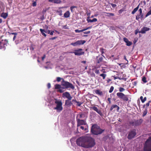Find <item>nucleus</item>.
<instances>
[{"instance_id":"nucleus-43","label":"nucleus","mask_w":151,"mask_h":151,"mask_svg":"<svg viewBox=\"0 0 151 151\" xmlns=\"http://www.w3.org/2000/svg\"><path fill=\"white\" fill-rule=\"evenodd\" d=\"M95 72L97 74H99L100 73L99 70L98 69H96L95 70Z\"/></svg>"},{"instance_id":"nucleus-36","label":"nucleus","mask_w":151,"mask_h":151,"mask_svg":"<svg viewBox=\"0 0 151 151\" xmlns=\"http://www.w3.org/2000/svg\"><path fill=\"white\" fill-rule=\"evenodd\" d=\"M150 15H151V9H150V10L145 15V17H146Z\"/></svg>"},{"instance_id":"nucleus-20","label":"nucleus","mask_w":151,"mask_h":151,"mask_svg":"<svg viewBox=\"0 0 151 151\" xmlns=\"http://www.w3.org/2000/svg\"><path fill=\"white\" fill-rule=\"evenodd\" d=\"M103 60V58L102 57L99 55L96 57V62L98 63H100L102 62Z\"/></svg>"},{"instance_id":"nucleus-58","label":"nucleus","mask_w":151,"mask_h":151,"mask_svg":"<svg viewBox=\"0 0 151 151\" xmlns=\"http://www.w3.org/2000/svg\"><path fill=\"white\" fill-rule=\"evenodd\" d=\"M45 55H44L42 57V60H44V59H45Z\"/></svg>"},{"instance_id":"nucleus-6","label":"nucleus","mask_w":151,"mask_h":151,"mask_svg":"<svg viewBox=\"0 0 151 151\" xmlns=\"http://www.w3.org/2000/svg\"><path fill=\"white\" fill-rule=\"evenodd\" d=\"M116 95L119 98L122 99L124 101H127L129 100L128 95H125L122 92L117 93Z\"/></svg>"},{"instance_id":"nucleus-49","label":"nucleus","mask_w":151,"mask_h":151,"mask_svg":"<svg viewBox=\"0 0 151 151\" xmlns=\"http://www.w3.org/2000/svg\"><path fill=\"white\" fill-rule=\"evenodd\" d=\"M151 100L150 101H149L146 104V105L147 107H148L149 106L150 104V103L151 102Z\"/></svg>"},{"instance_id":"nucleus-52","label":"nucleus","mask_w":151,"mask_h":151,"mask_svg":"<svg viewBox=\"0 0 151 151\" xmlns=\"http://www.w3.org/2000/svg\"><path fill=\"white\" fill-rule=\"evenodd\" d=\"M108 101L109 102V104H111V98H108L107 99Z\"/></svg>"},{"instance_id":"nucleus-57","label":"nucleus","mask_w":151,"mask_h":151,"mask_svg":"<svg viewBox=\"0 0 151 151\" xmlns=\"http://www.w3.org/2000/svg\"><path fill=\"white\" fill-rule=\"evenodd\" d=\"M54 32V31H51V32H50V35H53Z\"/></svg>"},{"instance_id":"nucleus-2","label":"nucleus","mask_w":151,"mask_h":151,"mask_svg":"<svg viewBox=\"0 0 151 151\" xmlns=\"http://www.w3.org/2000/svg\"><path fill=\"white\" fill-rule=\"evenodd\" d=\"M104 131V129H101L100 127L97 124H94L92 125L91 128V132L93 134L98 135L101 134Z\"/></svg>"},{"instance_id":"nucleus-45","label":"nucleus","mask_w":151,"mask_h":151,"mask_svg":"<svg viewBox=\"0 0 151 151\" xmlns=\"http://www.w3.org/2000/svg\"><path fill=\"white\" fill-rule=\"evenodd\" d=\"M138 12L140 14H143L142 13V10L141 8H140L139 9V10H138Z\"/></svg>"},{"instance_id":"nucleus-37","label":"nucleus","mask_w":151,"mask_h":151,"mask_svg":"<svg viewBox=\"0 0 151 151\" xmlns=\"http://www.w3.org/2000/svg\"><path fill=\"white\" fill-rule=\"evenodd\" d=\"M63 78L60 77H57L56 78V80L58 82L60 81L61 80L63 81Z\"/></svg>"},{"instance_id":"nucleus-11","label":"nucleus","mask_w":151,"mask_h":151,"mask_svg":"<svg viewBox=\"0 0 151 151\" xmlns=\"http://www.w3.org/2000/svg\"><path fill=\"white\" fill-rule=\"evenodd\" d=\"M83 51V49L81 48H79L77 50H75L74 52H71L74 53L75 55L80 56L83 54L84 52Z\"/></svg>"},{"instance_id":"nucleus-35","label":"nucleus","mask_w":151,"mask_h":151,"mask_svg":"<svg viewBox=\"0 0 151 151\" xmlns=\"http://www.w3.org/2000/svg\"><path fill=\"white\" fill-rule=\"evenodd\" d=\"M100 76L102 77L103 78V79H104L105 78V77L106 76V74H105L102 73V74H100Z\"/></svg>"},{"instance_id":"nucleus-33","label":"nucleus","mask_w":151,"mask_h":151,"mask_svg":"<svg viewBox=\"0 0 151 151\" xmlns=\"http://www.w3.org/2000/svg\"><path fill=\"white\" fill-rule=\"evenodd\" d=\"M61 3V1L60 0H54V3L55 4H60Z\"/></svg>"},{"instance_id":"nucleus-29","label":"nucleus","mask_w":151,"mask_h":151,"mask_svg":"<svg viewBox=\"0 0 151 151\" xmlns=\"http://www.w3.org/2000/svg\"><path fill=\"white\" fill-rule=\"evenodd\" d=\"M104 13L106 14H107V15H106V16L109 17L110 16H114V14L112 13H108L106 12H104Z\"/></svg>"},{"instance_id":"nucleus-46","label":"nucleus","mask_w":151,"mask_h":151,"mask_svg":"<svg viewBox=\"0 0 151 151\" xmlns=\"http://www.w3.org/2000/svg\"><path fill=\"white\" fill-rule=\"evenodd\" d=\"M29 49L30 50L33 51L34 50V48L32 45H31L29 47Z\"/></svg>"},{"instance_id":"nucleus-27","label":"nucleus","mask_w":151,"mask_h":151,"mask_svg":"<svg viewBox=\"0 0 151 151\" xmlns=\"http://www.w3.org/2000/svg\"><path fill=\"white\" fill-rule=\"evenodd\" d=\"M97 21V19L96 18H93L92 19H89L87 20L88 22H96Z\"/></svg>"},{"instance_id":"nucleus-31","label":"nucleus","mask_w":151,"mask_h":151,"mask_svg":"<svg viewBox=\"0 0 151 151\" xmlns=\"http://www.w3.org/2000/svg\"><path fill=\"white\" fill-rule=\"evenodd\" d=\"M129 123L132 126L136 127V126L135 125V120H134V121H131Z\"/></svg>"},{"instance_id":"nucleus-30","label":"nucleus","mask_w":151,"mask_h":151,"mask_svg":"<svg viewBox=\"0 0 151 151\" xmlns=\"http://www.w3.org/2000/svg\"><path fill=\"white\" fill-rule=\"evenodd\" d=\"M104 49L102 47H101L100 48V51L101 53V55L104 58H105V57L103 55V54L104 53Z\"/></svg>"},{"instance_id":"nucleus-4","label":"nucleus","mask_w":151,"mask_h":151,"mask_svg":"<svg viewBox=\"0 0 151 151\" xmlns=\"http://www.w3.org/2000/svg\"><path fill=\"white\" fill-rule=\"evenodd\" d=\"M61 85L64 86V88H70L73 90L75 88L74 86L71 83L65 81L64 79H63L61 82Z\"/></svg>"},{"instance_id":"nucleus-26","label":"nucleus","mask_w":151,"mask_h":151,"mask_svg":"<svg viewBox=\"0 0 151 151\" xmlns=\"http://www.w3.org/2000/svg\"><path fill=\"white\" fill-rule=\"evenodd\" d=\"M40 32H41L42 34L45 37H46V34L45 33V32H45V29H40Z\"/></svg>"},{"instance_id":"nucleus-13","label":"nucleus","mask_w":151,"mask_h":151,"mask_svg":"<svg viewBox=\"0 0 151 151\" xmlns=\"http://www.w3.org/2000/svg\"><path fill=\"white\" fill-rule=\"evenodd\" d=\"M91 109H92L93 110L96 111L101 116H102L104 115L101 111L98 108L95 106H93L90 108Z\"/></svg>"},{"instance_id":"nucleus-1","label":"nucleus","mask_w":151,"mask_h":151,"mask_svg":"<svg viewBox=\"0 0 151 151\" xmlns=\"http://www.w3.org/2000/svg\"><path fill=\"white\" fill-rule=\"evenodd\" d=\"M76 143L78 146L86 148L92 147L95 144L94 139L88 136H82L78 138L76 140Z\"/></svg>"},{"instance_id":"nucleus-55","label":"nucleus","mask_w":151,"mask_h":151,"mask_svg":"<svg viewBox=\"0 0 151 151\" xmlns=\"http://www.w3.org/2000/svg\"><path fill=\"white\" fill-rule=\"evenodd\" d=\"M146 99H147L146 97H145L143 99V101H142V103H144L146 100Z\"/></svg>"},{"instance_id":"nucleus-41","label":"nucleus","mask_w":151,"mask_h":151,"mask_svg":"<svg viewBox=\"0 0 151 151\" xmlns=\"http://www.w3.org/2000/svg\"><path fill=\"white\" fill-rule=\"evenodd\" d=\"M119 90L120 92H122L125 91V89L122 87H120Z\"/></svg>"},{"instance_id":"nucleus-17","label":"nucleus","mask_w":151,"mask_h":151,"mask_svg":"<svg viewBox=\"0 0 151 151\" xmlns=\"http://www.w3.org/2000/svg\"><path fill=\"white\" fill-rule=\"evenodd\" d=\"M150 29L147 27H142L140 31H139V33H141L142 34H145L147 31L149 30Z\"/></svg>"},{"instance_id":"nucleus-24","label":"nucleus","mask_w":151,"mask_h":151,"mask_svg":"<svg viewBox=\"0 0 151 151\" xmlns=\"http://www.w3.org/2000/svg\"><path fill=\"white\" fill-rule=\"evenodd\" d=\"M139 6V4L132 11V14H134L138 9Z\"/></svg>"},{"instance_id":"nucleus-53","label":"nucleus","mask_w":151,"mask_h":151,"mask_svg":"<svg viewBox=\"0 0 151 151\" xmlns=\"http://www.w3.org/2000/svg\"><path fill=\"white\" fill-rule=\"evenodd\" d=\"M139 32L138 31V29H136L134 31L135 34L136 35H137V34L138 32Z\"/></svg>"},{"instance_id":"nucleus-40","label":"nucleus","mask_w":151,"mask_h":151,"mask_svg":"<svg viewBox=\"0 0 151 151\" xmlns=\"http://www.w3.org/2000/svg\"><path fill=\"white\" fill-rule=\"evenodd\" d=\"M142 81L145 83H146L147 82V81H146V78L143 76L142 79Z\"/></svg>"},{"instance_id":"nucleus-51","label":"nucleus","mask_w":151,"mask_h":151,"mask_svg":"<svg viewBox=\"0 0 151 151\" xmlns=\"http://www.w3.org/2000/svg\"><path fill=\"white\" fill-rule=\"evenodd\" d=\"M90 32H91L90 31H86V32H84L83 33L84 34H89L90 33Z\"/></svg>"},{"instance_id":"nucleus-59","label":"nucleus","mask_w":151,"mask_h":151,"mask_svg":"<svg viewBox=\"0 0 151 151\" xmlns=\"http://www.w3.org/2000/svg\"><path fill=\"white\" fill-rule=\"evenodd\" d=\"M140 99L141 100L142 102V103L143 99V97L142 96H140Z\"/></svg>"},{"instance_id":"nucleus-62","label":"nucleus","mask_w":151,"mask_h":151,"mask_svg":"<svg viewBox=\"0 0 151 151\" xmlns=\"http://www.w3.org/2000/svg\"><path fill=\"white\" fill-rule=\"evenodd\" d=\"M16 38V35H14L13 38V40L14 41L15 40Z\"/></svg>"},{"instance_id":"nucleus-7","label":"nucleus","mask_w":151,"mask_h":151,"mask_svg":"<svg viewBox=\"0 0 151 151\" xmlns=\"http://www.w3.org/2000/svg\"><path fill=\"white\" fill-rule=\"evenodd\" d=\"M8 44V41L6 40H0V49L5 50Z\"/></svg>"},{"instance_id":"nucleus-28","label":"nucleus","mask_w":151,"mask_h":151,"mask_svg":"<svg viewBox=\"0 0 151 151\" xmlns=\"http://www.w3.org/2000/svg\"><path fill=\"white\" fill-rule=\"evenodd\" d=\"M83 114H79L77 115L76 116V119L78 118L80 119L83 118Z\"/></svg>"},{"instance_id":"nucleus-14","label":"nucleus","mask_w":151,"mask_h":151,"mask_svg":"<svg viewBox=\"0 0 151 151\" xmlns=\"http://www.w3.org/2000/svg\"><path fill=\"white\" fill-rule=\"evenodd\" d=\"M119 107L117 105L113 104L110 108V111H111L114 109V111L116 110L115 109H116L117 111L119 112Z\"/></svg>"},{"instance_id":"nucleus-38","label":"nucleus","mask_w":151,"mask_h":151,"mask_svg":"<svg viewBox=\"0 0 151 151\" xmlns=\"http://www.w3.org/2000/svg\"><path fill=\"white\" fill-rule=\"evenodd\" d=\"M114 89V87L113 86H111L110 87V90L109 91V93H111L112 92Z\"/></svg>"},{"instance_id":"nucleus-21","label":"nucleus","mask_w":151,"mask_h":151,"mask_svg":"<svg viewBox=\"0 0 151 151\" xmlns=\"http://www.w3.org/2000/svg\"><path fill=\"white\" fill-rule=\"evenodd\" d=\"M140 18L142 20L143 18V14H142L139 13L137 16H136V19L137 20H139V18Z\"/></svg>"},{"instance_id":"nucleus-48","label":"nucleus","mask_w":151,"mask_h":151,"mask_svg":"<svg viewBox=\"0 0 151 151\" xmlns=\"http://www.w3.org/2000/svg\"><path fill=\"white\" fill-rule=\"evenodd\" d=\"M57 38V37H53L49 39L50 40H55Z\"/></svg>"},{"instance_id":"nucleus-10","label":"nucleus","mask_w":151,"mask_h":151,"mask_svg":"<svg viewBox=\"0 0 151 151\" xmlns=\"http://www.w3.org/2000/svg\"><path fill=\"white\" fill-rule=\"evenodd\" d=\"M77 127H78L81 125H86L87 123L85 120L77 118Z\"/></svg>"},{"instance_id":"nucleus-60","label":"nucleus","mask_w":151,"mask_h":151,"mask_svg":"<svg viewBox=\"0 0 151 151\" xmlns=\"http://www.w3.org/2000/svg\"><path fill=\"white\" fill-rule=\"evenodd\" d=\"M48 1L50 2L54 3V0H48Z\"/></svg>"},{"instance_id":"nucleus-61","label":"nucleus","mask_w":151,"mask_h":151,"mask_svg":"<svg viewBox=\"0 0 151 151\" xmlns=\"http://www.w3.org/2000/svg\"><path fill=\"white\" fill-rule=\"evenodd\" d=\"M124 59L127 60V63L128 62V61L125 55H124Z\"/></svg>"},{"instance_id":"nucleus-54","label":"nucleus","mask_w":151,"mask_h":151,"mask_svg":"<svg viewBox=\"0 0 151 151\" xmlns=\"http://www.w3.org/2000/svg\"><path fill=\"white\" fill-rule=\"evenodd\" d=\"M111 4L113 8H115L116 6V5L115 4Z\"/></svg>"},{"instance_id":"nucleus-39","label":"nucleus","mask_w":151,"mask_h":151,"mask_svg":"<svg viewBox=\"0 0 151 151\" xmlns=\"http://www.w3.org/2000/svg\"><path fill=\"white\" fill-rule=\"evenodd\" d=\"M37 0L35 1H32V6H36L37 4H36V1Z\"/></svg>"},{"instance_id":"nucleus-19","label":"nucleus","mask_w":151,"mask_h":151,"mask_svg":"<svg viewBox=\"0 0 151 151\" xmlns=\"http://www.w3.org/2000/svg\"><path fill=\"white\" fill-rule=\"evenodd\" d=\"M71 99H68L65 100V105L66 106H71L72 104V103L70 100Z\"/></svg>"},{"instance_id":"nucleus-12","label":"nucleus","mask_w":151,"mask_h":151,"mask_svg":"<svg viewBox=\"0 0 151 151\" xmlns=\"http://www.w3.org/2000/svg\"><path fill=\"white\" fill-rule=\"evenodd\" d=\"M55 88L56 89H58V92L60 93H62L64 91L63 90L64 88L62 87L60 84H56L55 85Z\"/></svg>"},{"instance_id":"nucleus-15","label":"nucleus","mask_w":151,"mask_h":151,"mask_svg":"<svg viewBox=\"0 0 151 151\" xmlns=\"http://www.w3.org/2000/svg\"><path fill=\"white\" fill-rule=\"evenodd\" d=\"M63 97H65L68 99H72V97L71 96L69 93L68 92H66L63 94Z\"/></svg>"},{"instance_id":"nucleus-25","label":"nucleus","mask_w":151,"mask_h":151,"mask_svg":"<svg viewBox=\"0 0 151 151\" xmlns=\"http://www.w3.org/2000/svg\"><path fill=\"white\" fill-rule=\"evenodd\" d=\"M8 14L6 13H2L1 14V16L4 18V19L6 18L7 17Z\"/></svg>"},{"instance_id":"nucleus-23","label":"nucleus","mask_w":151,"mask_h":151,"mask_svg":"<svg viewBox=\"0 0 151 151\" xmlns=\"http://www.w3.org/2000/svg\"><path fill=\"white\" fill-rule=\"evenodd\" d=\"M95 93L98 95L101 96L103 95L102 92L99 90H95Z\"/></svg>"},{"instance_id":"nucleus-44","label":"nucleus","mask_w":151,"mask_h":151,"mask_svg":"<svg viewBox=\"0 0 151 151\" xmlns=\"http://www.w3.org/2000/svg\"><path fill=\"white\" fill-rule=\"evenodd\" d=\"M80 128L82 130L86 131L87 129L86 128H85L83 126H81L80 127Z\"/></svg>"},{"instance_id":"nucleus-47","label":"nucleus","mask_w":151,"mask_h":151,"mask_svg":"<svg viewBox=\"0 0 151 151\" xmlns=\"http://www.w3.org/2000/svg\"><path fill=\"white\" fill-rule=\"evenodd\" d=\"M91 28V27H86V28H85L84 29V31H86V30H87L88 29H90Z\"/></svg>"},{"instance_id":"nucleus-5","label":"nucleus","mask_w":151,"mask_h":151,"mask_svg":"<svg viewBox=\"0 0 151 151\" xmlns=\"http://www.w3.org/2000/svg\"><path fill=\"white\" fill-rule=\"evenodd\" d=\"M56 100L55 101V103L57 104L56 107L54 108V109L57 110L58 112H60L63 109L62 107V103L61 100H58L57 99H55Z\"/></svg>"},{"instance_id":"nucleus-3","label":"nucleus","mask_w":151,"mask_h":151,"mask_svg":"<svg viewBox=\"0 0 151 151\" xmlns=\"http://www.w3.org/2000/svg\"><path fill=\"white\" fill-rule=\"evenodd\" d=\"M144 151H151V137L147 140L144 148Z\"/></svg>"},{"instance_id":"nucleus-9","label":"nucleus","mask_w":151,"mask_h":151,"mask_svg":"<svg viewBox=\"0 0 151 151\" xmlns=\"http://www.w3.org/2000/svg\"><path fill=\"white\" fill-rule=\"evenodd\" d=\"M136 134V130L134 129L129 132L127 138L129 139H131L134 137Z\"/></svg>"},{"instance_id":"nucleus-34","label":"nucleus","mask_w":151,"mask_h":151,"mask_svg":"<svg viewBox=\"0 0 151 151\" xmlns=\"http://www.w3.org/2000/svg\"><path fill=\"white\" fill-rule=\"evenodd\" d=\"M84 31V29H82V30H79L78 29H76L75 30V32L76 33H80L81 32H83Z\"/></svg>"},{"instance_id":"nucleus-18","label":"nucleus","mask_w":151,"mask_h":151,"mask_svg":"<svg viewBox=\"0 0 151 151\" xmlns=\"http://www.w3.org/2000/svg\"><path fill=\"white\" fill-rule=\"evenodd\" d=\"M123 40L126 43L127 46H130L132 44V43L131 42L129 41L128 39L126 37L123 38Z\"/></svg>"},{"instance_id":"nucleus-22","label":"nucleus","mask_w":151,"mask_h":151,"mask_svg":"<svg viewBox=\"0 0 151 151\" xmlns=\"http://www.w3.org/2000/svg\"><path fill=\"white\" fill-rule=\"evenodd\" d=\"M70 15V13L69 11H67L64 14V17L65 18H68L69 17Z\"/></svg>"},{"instance_id":"nucleus-56","label":"nucleus","mask_w":151,"mask_h":151,"mask_svg":"<svg viewBox=\"0 0 151 151\" xmlns=\"http://www.w3.org/2000/svg\"><path fill=\"white\" fill-rule=\"evenodd\" d=\"M10 34L14 35H17V33L16 32H13L9 34Z\"/></svg>"},{"instance_id":"nucleus-8","label":"nucleus","mask_w":151,"mask_h":151,"mask_svg":"<svg viewBox=\"0 0 151 151\" xmlns=\"http://www.w3.org/2000/svg\"><path fill=\"white\" fill-rule=\"evenodd\" d=\"M86 42V41L84 40H79L76 42L71 43L70 44V45L74 46H76L77 45H83Z\"/></svg>"},{"instance_id":"nucleus-50","label":"nucleus","mask_w":151,"mask_h":151,"mask_svg":"<svg viewBox=\"0 0 151 151\" xmlns=\"http://www.w3.org/2000/svg\"><path fill=\"white\" fill-rule=\"evenodd\" d=\"M47 87L48 89L50 88L51 87V84L50 83H48L47 84Z\"/></svg>"},{"instance_id":"nucleus-16","label":"nucleus","mask_w":151,"mask_h":151,"mask_svg":"<svg viewBox=\"0 0 151 151\" xmlns=\"http://www.w3.org/2000/svg\"><path fill=\"white\" fill-rule=\"evenodd\" d=\"M143 121L142 119L139 120H135V125L137 126H139L141 124Z\"/></svg>"},{"instance_id":"nucleus-63","label":"nucleus","mask_w":151,"mask_h":151,"mask_svg":"<svg viewBox=\"0 0 151 151\" xmlns=\"http://www.w3.org/2000/svg\"><path fill=\"white\" fill-rule=\"evenodd\" d=\"M47 32L48 34H50V31L49 30H48L47 31Z\"/></svg>"},{"instance_id":"nucleus-64","label":"nucleus","mask_w":151,"mask_h":151,"mask_svg":"<svg viewBox=\"0 0 151 151\" xmlns=\"http://www.w3.org/2000/svg\"><path fill=\"white\" fill-rule=\"evenodd\" d=\"M86 63V61H81V63Z\"/></svg>"},{"instance_id":"nucleus-32","label":"nucleus","mask_w":151,"mask_h":151,"mask_svg":"<svg viewBox=\"0 0 151 151\" xmlns=\"http://www.w3.org/2000/svg\"><path fill=\"white\" fill-rule=\"evenodd\" d=\"M57 13H58V14L60 15L61 16L62 15V10L59 9L56 11Z\"/></svg>"},{"instance_id":"nucleus-42","label":"nucleus","mask_w":151,"mask_h":151,"mask_svg":"<svg viewBox=\"0 0 151 151\" xmlns=\"http://www.w3.org/2000/svg\"><path fill=\"white\" fill-rule=\"evenodd\" d=\"M76 7L75 6H72L70 7V10L71 12H73V9L75 8H76Z\"/></svg>"}]
</instances>
